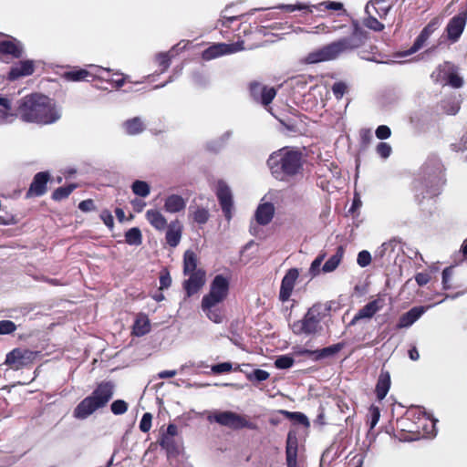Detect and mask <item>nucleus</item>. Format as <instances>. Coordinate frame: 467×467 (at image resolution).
I'll list each match as a JSON object with an SVG mask.
<instances>
[{
	"mask_svg": "<svg viewBox=\"0 0 467 467\" xmlns=\"http://www.w3.org/2000/svg\"><path fill=\"white\" fill-rule=\"evenodd\" d=\"M18 114L25 122L38 125L53 124L62 116L56 102L41 94H32L22 99L18 104Z\"/></svg>",
	"mask_w": 467,
	"mask_h": 467,
	"instance_id": "f257e3e1",
	"label": "nucleus"
},
{
	"mask_svg": "<svg viewBox=\"0 0 467 467\" xmlns=\"http://www.w3.org/2000/svg\"><path fill=\"white\" fill-rule=\"evenodd\" d=\"M268 165L272 174L283 181L301 171L302 156L298 150H278L270 156Z\"/></svg>",
	"mask_w": 467,
	"mask_h": 467,
	"instance_id": "f03ea898",
	"label": "nucleus"
},
{
	"mask_svg": "<svg viewBox=\"0 0 467 467\" xmlns=\"http://www.w3.org/2000/svg\"><path fill=\"white\" fill-rule=\"evenodd\" d=\"M114 395V385L110 382H102L97 386L92 393L81 400L74 410L77 419L84 420L97 410L105 407Z\"/></svg>",
	"mask_w": 467,
	"mask_h": 467,
	"instance_id": "7ed1b4c3",
	"label": "nucleus"
},
{
	"mask_svg": "<svg viewBox=\"0 0 467 467\" xmlns=\"http://www.w3.org/2000/svg\"><path fill=\"white\" fill-rule=\"evenodd\" d=\"M328 304H317L311 306L304 318L292 324L291 328L296 334H315L322 330L320 325L323 317L329 311Z\"/></svg>",
	"mask_w": 467,
	"mask_h": 467,
	"instance_id": "20e7f679",
	"label": "nucleus"
},
{
	"mask_svg": "<svg viewBox=\"0 0 467 467\" xmlns=\"http://www.w3.org/2000/svg\"><path fill=\"white\" fill-rule=\"evenodd\" d=\"M348 39H342L338 42H333L324 47L320 50L309 53L306 57V62L309 64H316L327 60H332L337 57L341 53L348 48H352Z\"/></svg>",
	"mask_w": 467,
	"mask_h": 467,
	"instance_id": "39448f33",
	"label": "nucleus"
},
{
	"mask_svg": "<svg viewBox=\"0 0 467 467\" xmlns=\"http://www.w3.org/2000/svg\"><path fill=\"white\" fill-rule=\"evenodd\" d=\"M229 292V281L219 275L211 283L210 292L202 298V306L214 307L220 304Z\"/></svg>",
	"mask_w": 467,
	"mask_h": 467,
	"instance_id": "423d86ee",
	"label": "nucleus"
},
{
	"mask_svg": "<svg viewBox=\"0 0 467 467\" xmlns=\"http://www.w3.org/2000/svg\"><path fill=\"white\" fill-rule=\"evenodd\" d=\"M36 353L28 349L15 348L5 356V363L14 369L29 366L36 359Z\"/></svg>",
	"mask_w": 467,
	"mask_h": 467,
	"instance_id": "0eeeda50",
	"label": "nucleus"
},
{
	"mask_svg": "<svg viewBox=\"0 0 467 467\" xmlns=\"http://www.w3.org/2000/svg\"><path fill=\"white\" fill-rule=\"evenodd\" d=\"M18 115L14 99L0 93V126L13 123Z\"/></svg>",
	"mask_w": 467,
	"mask_h": 467,
	"instance_id": "6e6552de",
	"label": "nucleus"
},
{
	"mask_svg": "<svg viewBox=\"0 0 467 467\" xmlns=\"http://www.w3.org/2000/svg\"><path fill=\"white\" fill-rule=\"evenodd\" d=\"M216 195L225 218L231 221L233 206L231 187L223 181H219L216 184Z\"/></svg>",
	"mask_w": 467,
	"mask_h": 467,
	"instance_id": "1a4fd4ad",
	"label": "nucleus"
},
{
	"mask_svg": "<svg viewBox=\"0 0 467 467\" xmlns=\"http://www.w3.org/2000/svg\"><path fill=\"white\" fill-rule=\"evenodd\" d=\"M385 305L386 296L384 295H378L374 300L368 302L364 306L362 309L358 311V313L356 314L351 321V324H355L362 318H371L376 315L377 312L381 310Z\"/></svg>",
	"mask_w": 467,
	"mask_h": 467,
	"instance_id": "9d476101",
	"label": "nucleus"
},
{
	"mask_svg": "<svg viewBox=\"0 0 467 467\" xmlns=\"http://www.w3.org/2000/svg\"><path fill=\"white\" fill-rule=\"evenodd\" d=\"M467 20V13L462 12L450 20L449 25L446 26L447 37L451 42H456L460 36L462 34Z\"/></svg>",
	"mask_w": 467,
	"mask_h": 467,
	"instance_id": "9b49d317",
	"label": "nucleus"
},
{
	"mask_svg": "<svg viewBox=\"0 0 467 467\" xmlns=\"http://www.w3.org/2000/svg\"><path fill=\"white\" fill-rule=\"evenodd\" d=\"M298 276L299 272L297 269L294 268L286 272L281 284V289H279V299L281 301L285 302L289 299Z\"/></svg>",
	"mask_w": 467,
	"mask_h": 467,
	"instance_id": "f8f14e48",
	"label": "nucleus"
},
{
	"mask_svg": "<svg viewBox=\"0 0 467 467\" xmlns=\"http://www.w3.org/2000/svg\"><path fill=\"white\" fill-rule=\"evenodd\" d=\"M187 275H190V278L183 283V288L186 296H192L204 285L206 274L204 270H198Z\"/></svg>",
	"mask_w": 467,
	"mask_h": 467,
	"instance_id": "ddd939ff",
	"label": "nucleus"
},
{
	"mask_svg": "<svg viewBox=\"0 0 467 467\" xmlns=\"http://www.w3.org/2000/svg\"><path fill=\"white\" fill-rule=\"evenodd\" d=\"M441 21L439 18H434L432 21H431L428 26L421 30L420 34L417 37L416 41L414 42L413 46L410 47V49L407 50L404 55H410L416 53L419 49H420L424 44L427 42L430 36L437 30V28L440 26Z\"/></svg>",
	"mask_w": 467,
	"mask_h": 467,
	"instance_id": "4468645a",
	"label": "nucleus"
},
{
	"mask_svg": "<svg viewBox=\"0 0 467 467\" xmlns=\"http://www.w3.org/2000/svg\"><path fill=\"white\" fill-rule=\"evenodd\" d=\"M298 438L294 431H289L286 439V465L297 467Z\"/></svg>",
	"mask_w": 467,
	"mask_h": 467,
	"instance_id": "2eb2a0df",
	"label": "nucleus"
},
{
	"mask_svg": "<svg viewBox=\"0 0 467 467\" xmlns=\"http://www.w3.org/2000/svg\"><path fill=\"white\" fill-rule=\"evenodd\" d=\"M275 214V206L273 202L266 201L265 197L255 212V220L257 223L265 225L272 222Z\"/></svg>",
	"mask_w": 467,
	"mask_h": 467,
	"instance_id": "dca6fc26",
	"label": "nucleus"
},
{
	"mask_svg": "<svg viewBox=\"0 0 467 467\" xmlns=\"http://www.w3.org/2000/svg\"><path fill=\"white\" fill-rule=\"evenodd\" d=\"M233 52V44L217 43L212 45L206 50H204V52L202 53V58L208 61L226 54H231Z\"/></svg>",
	"mask_w": 467,
	"mask_h": 467,
	"instance_id": "f3484780",
	"label": "nucleus"
},
{
	"mask_svg": "<svg viewBox=\"0 0 467 467\" xmlns=\"http://www.w3.org/2000/svg\"><path fill=\"white\" fill-rule=\"evenodd\" d=\"M89 67L94 69L93 72H90L84 68H79V69H75V70H70V71L66 72L65 78L67 80H71V81H80V80H83L91 76L95 77L98 74H99L101 71H106V72L109 71V68L102 67L99 66H89Z\"/></svg>",
	"mask_w": 467,
	"mask_h": 467,
	"instance_id": "a211bd4d",
	"label": "nucleus"
},
{
	"mask_svg": "<svg viewBox=\"0 0 467 467\" xmlns=\"http://www.w3.org/2000/svg\"><path fill=\"white\" fill-rule=\"evenodd\" d=\"M23 54V47L20 43L13 38H1L0 37V59L3 55H11L14 57H18Z\"/></svg>",
	"mask_w": 467,
	"mask_h": 467,
	"instance_id": "6ab92c4d",
	"label": "nucleus"
},
{
	"mask_svg": "<svg viewBox=\"0 0 467 467\" xmlns=\"http://www.w3.org/2000/svg\"><path fill=\"white\" fill-rule=\"evenodd\" d=\"M207 420L210 423L216 422L223 427L234 425V413L230 411L212 410L207 412Z\"/></svg>",
	"mask_w": 467,
	"mask_h": 467,
	"instance_id": "aec40b11",
	"label": "nucleus"
},
{
	"mask_svg": "<svg viewBox=\"0 0 467 467\" xmlns=\"http://www.w3.org/2000/svg\"><path fill=\"white\" fill-rule=\"evenodd\" d=\"M49 174L46 172H40L36 174L35 179L29 187L27 195L28 196H41L46 192V184L48 182Z\"/></svg>",
	"mask_w": 467,
	"mask_h": 467,
	"instance_id": "412c9836",
	"label": "nucleus"
},
{
	"mask_svg": "<svg viewBox=\"0 0 467 467\" xmlns=\"http://www.w3.org/2000/svg\"><path fill=\"white\" fill-rule=\"evenodd\" d=\"M166 240L171 247L179 245L182 239V225L180 222L175 221L167 226Z\"/></svg>",
	"mask_w": 467,
	"mask_h": 467,
	"instance_id": "4be33fe9",
	"label": "nucleus"
},
{
	"mask_svg": "<svg viewBox=\"0 0 467 467\" xmlns=\"http://www.w3.org/2000/svg\"><path fill=\"white\" fill-rule=\"evenodd\" d=\"M186 207V199L178 194H171L166 197L164 209L166 212L174 213L184 210Z\"/></svg>",
	"mask_w": 467,
	"mask_h": 467,
	"instance_id": "5701e85b",
	"label": "nucleus"
},
{
	"mask_svg": "<svg viewBox=\"0 0 467 467\" xmlns=\"http://www.w3.org/2000/svg\"><path fill=\"white\" fill-rule=\"evenodd\" d=\"M426 311L425 306H414L407 313H405L400 318L398 327L400 328L408 327L419 319L421 315Z\"/></svg>",
	"mask_w": 467,
	"mask_h": 467,
	"instance_id": "b1692460",
	"label": "nucleus"
},
{
	"mask_svg": "<svg viewBox=\"0 0 467 467\" xmlns=\"http://www.w3.org/2000/svg\"><path fill=\"white\" fill-rule=\"evenodd\" d=\"M145 216L148 223L158 231L165 230L168 226L167 220L160 210H148Z\"/></svg>",
	"mask_w": 467,
	"mask_h": 467,
	"instance_id": "393cba45",
	"label": "nucleus"
},
{
	"mask_svg": "<svg viewBox=\"0 0 467 467\" xmlns=\"http://www.w3.org/2000/svg\"><path fill=\"white\" fill-rule=\"evenodd\" d=\"M34 71L33 62L31 60L22 61L11 68L9 79L14 80L17 78L30 76Z\"/></svg>",
	"mask_w": 467,
	"mask_h": 467,
	"instance_id": "a878e982",
	"label": "nucleus"
},
{
	"mask_svg": "<svg viewBox=\"0 0 467 467\" xmlns=\"http://www.w3.org/2000/svg\"><path fill=\"white\" fill-rule=\"evenodd\" d=\"M150 329L149 318L145 315L137 316L133 324L132 333L136 337H141L147 334Z\"/></svg>",
	"mask_w": 467,
	"mask_h": 467,
	"instance_id": "bb28decb",
	"label": "nucleus"
},
{
	"mask_svg": "<svg viewBox=\"0 0 467 467\" xmlns=\"http://www.w3.org/2000/svg\"><path fill=\"white\" fill-rule=\"evenodd\" d=\"M375 9H376L375 4H373V3H368L366 5V13L368 14V16L366 19H364V25L366 27H368L370 30H375V31L384 30V26L380 22H379L377 18H374L373 16H371V14L373 13V10H375Z\"/></svg>",
	"mask_w": 467,
	"mask_h": 467,
	"instance_id": "cd10ccee",
	"label": "nucleus"
},
{
	"mask_svg": "<svg viewBox=\"0 0 467 467\" xmlns=\"http://www.w3.org/2000/svg\"><path fill=\"white\" fill-rule=\"evenodd\" d=\"M144 122L139 117L128 119L123 123V129L129 135L140 134L144 130Z\"/></svg>",
	"mask_w": 467,
	"mask_h": 467,
	"instance_id": "c85d7f7f",
	"label": "nucleus"
},
{
	"mask_svg": "<svg viewBox=\"0 0 467 467\" xmlns=\"http://www.w3.org/2000/svg\"><path fill=\"white\" fill-rule=\"evenodd\" d=\"M390 387V378L388 373L380 374L378 383L376 386V393L378 400H384V397L387 396Z\"/></svg>",
	"mask_w": 467,
	"mask_h": 467,
	"instance_id": "c756f323",
	"label": "nucleus"
},
{
	"mask_svg": "<svg viewBox=\"0 0 467 467\" xmlns=\"http://www.w3.org/2000/svg\"><path fill=\"white\" fill-rule=\"evenodd\" d=\"M197 257L192 251L187 250L183 256V273L184 275L192 274L198 271Z\"/></svg>",
	"mask_w": 467,
	"mask_h": 467,
	"instance_id": "7c9ffc66",
	"label": "nucleus"
},
{
	"mask_svg": "<svg viewBox=\"0 0 467 467\" xmlns=\"http://www.w3.org/2000/svg\"><path fill=\"white\" fill-rule=\"evenodd\" d=\"M343 253V248L339 246L337 250V253L326 261L322 267V271L324 273H329L336 270L340 264V261L342 260Z\"/></svg>",
	"mask_w": 467,
	"mask_h": 467,
	"instance_id": "2f4dec72",
	"label": "nucleus"
},
{
	"mask_svg": "<svg viewBox=\"0 0 467 467\" xmlns=\"http://www.w3.org/2000/svg\"><path fill=\"white\" fill-rule=\"evenodd\" d=\"M124 237H126V242L130 245L139 246L142 243L141 232L137 227L130 229L126 234H124Z\"/></svg>",
	"mask_w": 467,
	"mask_h": 467,
	"instance_id": "473e14b6",
	"label": "nucleus"
},
{
	"mask_svg": "<svg viewBox=\"0 0 467 467\" xmlns=\"http://www.w3.org/2000/svg\"><path fill=\"white\" fill-rule=\"evenodd\" d=\"M132 192L141 198H146L150 194V186L144 181L137 180L131 185Z\"/></svg>",
	"mask_w": 467,
	"mask_h": 467,
	"instance_id": "72a5a7b5",
	"label": "nucleus"
},
{
	"mask_svg": "<svg viewBox=\"0 0 467 467\" xmlns=\"http://www.w3.org/2000/svg\"><path fill=\"white\" fill-rule=\"evenodd\" d=\"M344 347L343 343H337L332 346L324 348L319 351H316L317 358H323L326 357L333 356L337 354Z\"/></svg>",
	"mask_w": 467,
	"mask_h": 467,
	"instance_id": "f704fd0d",
	"label": "nucleus"
},
{
	"mask_svg": "<svg viewBox=\"0 0 467 467\" xmlns=\"http://www.w3.org/2000/svg\"><path fill=\"white\" fill-rule=\"evenodd\" d=\"M284 415L286 416V418L290 420H294L299 424L303 425L304 427L308 428L310 426L309 420L306 415L302 414L300 412H289V411H282Z\"/></svg>",
	"mask_w": 467,
	"mask_h": 467,
	"instance_id": "c9c22d12",
	"label": "nucleus"
},
{
	"mask_svg": "<svg viewBox=\"0 0 467 467\" xmlns=\"http://www.w3.org/2000/svg\"><path fill=\"white\" fill-rule=\"evenodd\" d=\"M129 405L127 401L121 400H115L110 404L111 413L114 415H123L128 411Z\"/></svg>",
	"mask_w": 467,
	"mask_h": 467,
	"instance_id": "e433bc0d",
	"label": "nucleus"
},
{
	"mask_svg": "<svg viewBox=\"0 0 467 467\" xmlns=\"http://www.w3.org/2000/svg\"><path fill=\"white\" fill-rule=\"evenodd\" d=\"M209 211L205 208L198 207L192 212V217L196 223H205L209 220Z\"/></svg>",
	"mask_w": 467,
	"mask_h": 467,
	"instance_id": "4c0bfd02",
	"label": "nucleus"
},
{
	"mask_svg": "<svg viewBox=\"0 0 467 467\" xmlns=\"http://www.w3.org/2000/svg\"><path fill=\"white\" fill-rule=\"evenodd\" d=\"M295 359L289 355H282L276 358L275 361V368H288L293 366Z\"/></svg>",
	"mask_w": 467,
	"mask_h": 467,
	"instance_id": "58836bf2",
	"label": "nucleus"
},
{
	"mask_svg": "<svg viewBox=\"0 0 467 467\" xmlns=\"http://www.w3.org/2000/svg\"><path fill=\"white\" fill-rule=\"evenodd\" d=\"M275 97V89L274 88L265 87L264 89H262L261 91V96L259 97V99L262 104L267 105L273 101Z\"/></svg>",
	"mask_w": 467,
	"mask_h": 467,
	"instance_id": "ea45409f",
	"label": "nucleus"
},
{
	"mask_svg": "<svg viewBox=\"0 0 467 467\" xmlns=\"http://www.w3.org/2000/svg\"><path fill=\"white\" fill-rule=\"evenodd\" d=\"M75 185H69L65 187H58L53 193V198L55 200H63V198H67L70 192H72L75 189Z\"/></svg>",
	"mask_w": 467,
	"mask_h": 467,
	"instance_id": "a19ab883",
	"label": "nucleus"
},
{
	"mask_svg": "<svg viewBox=\"0 0 467 467\" xmlns=\"http://www.w3.org/2000/svg\"><path fill=\"white\" fill-rule=\"evenodd\" d=\"M324 260H325V254H320L319 256H317L316 259L313 260L310 269H309V274L312 276H316L318 274H320L321 272H323L320 267H321V265Z\"/></svg>",
	"mask_w": 467,
	"mask_h": 467,
	"instance_id": "79ce46f5",
	"label": "nucleus"
},
{
	"mask_svg": "<svg viewBox=\"0 0 467 467\" xmlns=\"http://www.w3.org/2000/svg\"><path fill=\"white\" fill-rule=\"evenodd\" d=\"M16 329V324L11 320L0 321V335H6L15 332Z\"/></svg>",
	"mask_w": 467,
	"mask_h": 467,
	"instance_id": "37998d69",
	"label": "nucleus"
},
{
	"mask_svg": "<svg viewBox=\"0 0 467 467\" xmlns=\"http://www.w3.org/2000/svg\"><path fill=\"white\" fill-rule=\"evenodd\" d=\"M201 307H202L203 311L206 313L207 317L212 321L215 323H221L223 321V315L217 310L213 309V306L205 308L201 306Z\"/></svg>",
	"mask_w": 467,
	"mask_h": 467,
	"instance_id": "c03bdc74",
	"label": "nucleus"
},
{
	"mask_svg": "<svg viewBox=\"0 0 467 467\" xmlns=\"http://www.w3.org/2000/svg\"><path fill=\"white\" fill-rule=\"evenodd\" d=\"M233 369V365L230 362L221 363L211 367V370L213 374H223L229 373Z\"/></svg>",
	"mask_w": 467,
	"mask_h": 467,
	"instance_id": "a18cd8bd",
	"label": "nucleus"
},
{
	"mask_svg": "<svg viewBox=\"0 0 467 467\" xmlns=\"http://www.w3.org/2000/svg\"><path fill=\"white\" fill-rule=\"evenodd\" d=\"M152 426V414L145 413L143 414L140 423V429L143 432L149 431L150 428Z\"/></svg>",
	"mask_w": 467,
	"mask_h": 467,
	"instance_id": "49530a36",
	"label": "nucleus"
},
{
	"mask_svg": "<svg viewBox=\"0 0 467 467\" xmlns=\"http://www.w3.org/2000/svg\"><path fill=\"white\" fill-rule=\"evenodd\" d=\"M270 377V374L266 372L265 370L257 368L254 369L252 373L249 376V379H255L257 381H263L268 379Z\"/></svg>",
	"mask_w": 467,
	"mask_h": 467,
	"instance_id": "de8ad7c7",
	"label": "nucleus"
},
{
	"mask_svg": "<svg viewBox=\"0 0 467 467\" xmlns=\"http://www.w3.org/2000/svg\"><path fill=\"white\" fill-rule=\"evenodd\" d=\"M377 152L381 158L387 159L390 155L391 147L387 142H379L377 146Z\"/></svg>",
	"mask_w": 467,
	"mask_h": 467,
	"instance_id": "09e8293b",
	"label": "nucleus"
},
{
	"mask_svg": "<svg viewBox=\"0 0 467 467\" xmlns=\"http://www.w3.org/2000/svg\"><path fill=\"white\" fill-rule=\"evenodd\" d=\"M370 263H371V254L366 250L361 251L358 256V264L361 267H366Z\"/></svg>",
	"mask_w": 467,
	"mask_h": 467,
	"instance_id": "8fccbe9b",
	"label": "nucleus"
},
{
	"mask_svg": "<svg viewBox=\"0 0 467 467\" xmlns=\"http://www.w3.org/2000/svg\"><path fill=\"white\" fill-rule=\"evenodd\" d=\"M449 84L455 88H459L462 86L463 79L455 72L451 71L449 75Z\"/></svg>",
	"mask_w": 467,
	"mask_h": 467,
	"instance_id": "3c124183",
	"label": "nucleus"
},
{
	"mask_svg": "<svg viewBox=\"0 0 467 467\" xmlns=\"http://www.w3.org/2000/svg\"><path fill=\"white\" fill-rule=\"evenodd\" d=\"M157 62L161 67V71H165L170 64V57L167 53H160L157 56Z\"/></svg>",
	"mask_w": 467,
	"mask_h": 467,
	"instance_id": "603ef678",
	"label": "nucleus"
},
{
	"mask_svg": "<svg viewBox=\"0 0 467 467\" xmlns=\"http://www.w3.org/2000/svg\"><path fill=\"white\" fill-rule=\"evenodd\" d=\"M348 90V87L343 82H337L333 86V92L336 95V97L339 99L342 98L344 93H346Z\"/></svg>",
	"mask_w": 467,
	"mask_h": 467,
	"instance_id": "864d4df0",
	"label": "nucleus"
},
{
	"mask_svg": "<svg viewBox=\"0 0 467 467\" xmlns=\"http://www.w3.org/2000/svg\"><path fill=\"white\" fill-rule=\"evenodd\" d=\"M390 129L389 126H379L376 130V136L379 140H387L390 137Z\"/></svg>",
	"mask_w": 467,
	"mask_h": 467,
	"instance_id": "5fc2aeb1",
	"label": "nucleus"
},
{
	"mask_svg": "<svg viewBox=\"0 0 467 467\" xmlns=\"http://www.w3.org/2000/svg\"><path fill=\"white\" fill-rule=\"evenodd\" d=\"M264 86H262L259 82H252L250 84V91L254 98L259 99L261 96V91L264 89Z\"/></svg>",
	"mask_w": 467,
	"mask_h": 467,
	"instance_id": "6e6d98bb",
	"label": "nucleus"
},
{
	"mask_svg": "<svg viewBox=\"0 0 467 467\" xmlns=\"http://www.w3.org/2000/svg\"><path fill=\"white\" fill-rule=\"evenodd\" d=\"M171 284V279L168 272L162 273L160 276L161 289L168 288Z\"/></svg>",
	"mask_w": 467,
	"mask_h": 467,
	"instance_id": "4d7b16f0",
	"label": "nucleus"
},
{
	"mask_svg": "<svg viewBox=\"0 0 467 467\" xmlns=\"http://www.w3.org/2000/svg\"><path fill=\"white\" fill-rule=\"evenodd\" d=\"M101 219L103 221V223H105V224L111 228L113 225H114V218L112 217V215L110 214V213L107 210L103 211L101 213Z\"/></svg>",
	"mask_w": 467,
	"mask_h": 467,
	"instance_id": "13d9d810",
	"label": "nucleus"
},
{
	"mask_svg": "<svg viewBox=\"0 0 467 467\" xmlns=\"http://www.w3.org/2000/svg\"><path fill=\"white\" fill-rule=\"evenodd\" d=\"M173 437L162 436L161 440V446L165 448L168 451H171L173 449Z\"/></svg>",
	"mask_w": 467,
	"mask_h": 467,
	"instance_id": "bf43d9fd",
	"label": "nucleus"
},
{
	"mask_svg": "<svg viewBox=\"0 0 467 467\" xmlns=\"http://www.w3.org/2000/svg\"><path fill=\"white\" fill-rule=\"evenodd\" d=\"M370 414H372V422H370V427L374 428L379 421V410L378 407L370 408Z\"/></svg>",
	"mask_w": 467,
	"mask_h": 467,
	"instance_id": "052dcab7",
	"label": "nucleus"
},
{
	"mask_svg": "<svg viewBox=\"0 0 467 467\" xmlns=\"http://www.w3.org/2000/svg\"><path fill=\"white\" fill-rule=\"evenodd\" d=\"M415 279H416V282H417L418 285H426L429 282L430 277L425 273H419V274H417Z\"/></svg>",
	"mask_w": 467,
	"mask_h": 467,
	"instance_id": "680f3d73",
	"label": "nucleus"
},
{
	"mask_svg": "<svg viewBox=\"0 0 467 467\" xmlns=\"http://www.w3.org/2000/svg\"><path fill=\"white\" fill-rule=\"evenodd\" d=\"M176 375V370L171 369V370H164L161 371L158 374V378L160 379H171L173 378Z\"/></svg>",
	"mask_w": 467,
	"mask_h": 467,
	"instance_id": "e2e57ef3",
	"label": "nucleus"
},
{
	"mask_svg": "<svg viewBox=\"0 0 467 467\" xmlns=\"http://www.w3.org/2000/svg\"><path fill=\"white\" fill-rule=\"evenodd\" d=\"M92 201L91 200H86L79 202L78 208L82 211H89L92 206Z\"/></svg>",
	"mask_w": 467,
	"mask_h": 467,
	"instance_id": "0e129e2a",
	"label": "nucleus"
},
{
	"mask_svg": "<svg viewBox=\"0 0 467 467\" xmlns=\"http://www.w3.org/2000/svg\"><path fill=\"white\" fill-rule=\"evenodd\" d=\"M178 434V427L175 425H169L167 428V433L164 436L174 437Z\"/></svg>",
	"mask_w": 467,
	"mask_h": 467,
	"instance_id": "69168bd1",
	"label": "nucleus"
},
{
	"mask_svg": "<svg viewBox=\"0 0 467 467\" xmlns=\"http://www.w3.org/2000/svg\"><path fill=\"white\" fill-rule=\"evenodd\" d=\"M223 19H226L228 22H232L234 19V16H232V10L231 7H225L223 11Z\"/></svg>",
	"mask_w": 467,
	"mask_h": 467,
	"instance_id": "338daca9",
	"label": "nucleus"
},
{
	"mask_svg": "<svg viewBox=\"0 0 467 467\" xmlns=\"http://www.w3.org/2000/svg\"><path fill=\"white\" fill-rule=\"evenodd\" d=\"M247 426V421L238 415H235V428H244Z\"/></svg>",
	"mask_w": 467,
	"mask_h": 467,
	"instance_id": "774afa93",
	"label": "nucleus"
}]
</instances>
